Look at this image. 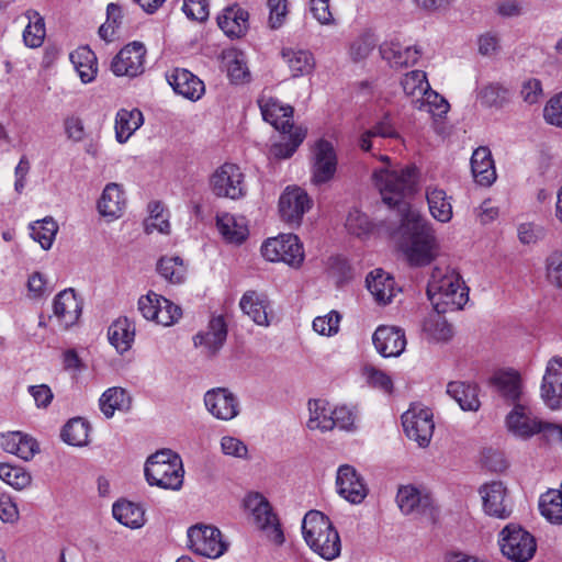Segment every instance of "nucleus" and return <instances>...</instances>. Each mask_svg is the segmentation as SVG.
I'll return each mask as SVG.
<instances>
[{
  "instance_id": "nucleus-8",
  "label": "nucleus",
  "mask_w": 562,
  "mask_h": 562,
  "mask_svg": "<svg viewBox=\"0 0 562 562\" xmlns=\"http://www.w3.org/2000/svg\"><path fill=\"white\" fill-rule=\"evenodd\" d=\"M507 426L514 435L521 438H528L535 434L542 432L549 441L562 443L561 425L544 423L530 417L525 413L522 406H516L507 416Z\"/></svg>"
},
{
  "instance_id": "nucleus-6",
  "label": "nucleus",
  "mask_w": 562,
  "mask_h": 562,
  "mask_svg": "<svg viewBox=\"0 0 562 562\" xmlns=\"http://www.w3.org/2000/svg\"><path fill=\"white\" fill-rule=\"evenodd\" d=\"M262 257L270 262H284L292 268H300L305 255L303 245L294 234H280L268 238L261 245Z\"/></svg>"
},
{
  "instance_id": "nucleus-35",
  "label": "nucleus",
  "mask_w": 562,
  "mask_h": 562,
  "mask_svg": "<svg viewBox=\"0 0 562 562\" xmlns=\"http://www.w3.org/2000/svg\"><path fill=\"white\" fill-rule=\"evenodd\" d=\"M281 56L286 63L293 78L310 75L315 67L314 57L308 50L283 48Z\"/></svg>"
},
{
  "instance_id": "nucleus-26",
  "label": "nucleus",
  "mask_w": 562,
  "mask_h": 562,
  "mask_svg": "<svg viewBox=\"0 0 562 562\" xmlns=\"http://www.w3.org/2000/svg\"><path fill=\"white\" fill-rule=\"evenodd\" d=\"M367 288L379 305H386L392 302L400 289L395 285L394 278L383 271L375 269L366 279Z\"/></svg>"
},
{
  "instance_id": "nucleus-38",
  "label": "nucleus",
  "mask_w": 562,
  "mask_h": 562,
  "mask_svg": "<svg viewBox=\"0 0 562 562\" xmlns=\"http://www.w3.org/2000/svg\"><path fill=\"white\" fill-rule=\"evenodd\" d=\"M144 122L143 114L138 109H121L115 119L116 140H127Z\"/></svg>"
},
{
  "instance_id": "nucleus-22",
  "label": "nucleus",
  "mask_w": 562,
  "mask_h": 562,
  "mask_svg": "<svg viewBox=\"0 0 562 562\" xmlns=\"http://www.w3.org/2000/svg\"><path fill=\"white\" fill-rule=\"evenodd\" d=\"M227 337V326L223 316L213 317L205 331H200L193 337L195 347L203 348V353L215 356L223 347Z\"/></svg>"
},
{
  "instance_id": "nucleus-11",
  "label": "nucleus",
  "mask_w": 562,
  "mask_h": 562,
  "mask_svg": "<svg viewBox=\"0 0 562 562\" xmlns=\"http://www.w3.org/2000/svg\"><path fill=\"white\" fill-rule=\"evenodd\" d=\"M244 173L235 164H224L211 178L212 191L216 196L237 200L246 195Z\"/></svg>"
},
{
  "instance_id": "nucleus-41",
  "label": "nucleus",
  "mask_w": 562,
  "mask_h": 562,
  "mask_svg": "<svg viewBox=\"0 0 562 562\" xmlns=\"http://www.w3.org/2000/svg\"><path fill=\"white\" fill-rule=\"evenodd\" d=\"M89 424L83 418L77 417L64 426L60 437L69 446L83 447L89 442Z\"/></svg>"
},
{
  "instance_id": "nucleus-61",
  "label": "nucleus",
  "mask_w": 562,
  "mask_h": 562,
  "mask_svg": "<svg viewBox=\"0 0 562 562\" xmlns=\"http://www.w3.org/2000/svg\"><path fill=\"white\" fill-rule=\"evenodd\" d=\"M331 278L337 284H342L352 278V269L349 262L344 258H333L328 268Z\"/></svg>"
},
{
  "instance_id": "nucleus-56",
  "label": "nucleus",
  "mask_w": 562,
  "mask_h": 562,
  "mask_svg": "<svg viewBox=\"0 0 562 562\" xmlns=\"http://www.w3.org/2000/svg\"><path fill=\"white\" fill-rule=\"evenodd\" d=\"M373 137L381 138H397L398 134L393 124L392 117L390 115H385L380 122H378L373 127L367 130L364 135L360 140H368Z\"/></svg>"
},
{
  "instance_id": "nucleus-20",
  "label": "nucleus",
  "mask_w": 562,
  "mask_h": 562,
  "mask_svg": "<svg viewBox=\"0 0 562 562\" xmlns=\"http://www.w3.org/2000/svg\"><path fill=\"white\" fill-rule=\"evenodd\" d=\"M376 351L384 358L401 356L406 347L404 329L396 326L380 325L372 336Z\"/></svg>"
},
{
  "instance_id": "nucleus-45",
  "label": "nucleus",
  "mask_w": 562,
  "mask_h": 562,
  "mask_svg": "<svg viewBox=\"0 0 562 562\" xmlns=\"http://www.w3.org/2000/svg\"><path fill=\"white\" fill-rule=\"evenodd\" d=\"M26 16L29 24L23 32V41L29 47H40L45 37L44 19L36 11H27Z\"/></svg>"
},
{
  "instance_id": "nucleus-16",
  "label": "nucleus",
  "mask_w": 562,
  "mask_h": 562,
  "mask_svg": "<svg viewBox=\"0 0 562 562\" xmlns=\"http://www.w3.org/2000/svg\"><path fill=\"white\" fill-rule=\"evenodd\" d=\"M204 405L216 419L232 420L239 414L237 396L225 387H215L204 394Z\"/></svg>"
},
{
  "instance_id": "nucleus-19",
  "label": "nucleus",
  "mask_w": 562,
  "mask_h": 562,
  "mask_svg": "<svg viewBox=\"0 0 562 562\" xmlns=\"http://www.w3.org/2000/svg\"><path fill=\"white\" fill-rule=\"evenodd\" d=\"M336 485L339 495L352 504L362 503L369 492L363 477L349 464L338 468Z\"/></svg>"
},
{
  "instance_id": "nucleus-40",
  "label": "nucleus",
  "mask_w": 562,
  "mask_h": 562,
  "mask_svg": "<svg viewBox=\"0 0 562 562\" xmlns=\"http://www.w3.org/2000/svg\"><path fill=\"white\" fill-rule=\"evenodd\" d=\"M310 418L307 427L312 430L328 431L335 427L330 418L331 407L322 400H312L308 402Z\"/></svg>"
},
{
  "instance_id": "nucleus-30",
  "label": "nucleus",
  "mask_w": 562,
  "mask_h": 562,
  "mask_svg": "<svg viewBox=\"0 0 562 562\" xmlns=\"http://www.w3.org/2000/svg\"><path fill=\"white\" fill-rule=\"evenodd\" d=\"M216 226L223 238L231 244H241L248 236L247 221L244 216L231 213L218 214Z\"/></svg>"
},
{
  "instance_id": "nucleus-12",
  "label": "nucleus",
  "mask_w": 562,
  "mask_h": 562,
  "mask_svg": "<svg viewBox=\"0 0 562 562\" xmlns=\"http://www.w3.org/2000/svg\"><path fill=\"white\" fill-rule=\"evenodd\" d=\"M402 424L406 436L422 448L430 443L435 423L432 413L427 407L413 406L402 415Z\"/></svg>"
},
{
  "instance_id": "nucleus-21",
  "label": "nucleus",
  "mask_w": 562,
  "mask_h": 562,
  "mask_svg": "<svg viewBox=\"0 0 562 562\" xmlns=\"http://www.w3.org/2000/svg\"><path fill=\"white\" fill-rule=\"evenodd\" d=\"M313 154V182L322 184L329 181L337 167V156L331 143H314Z\"/></svg>"
},
{
  "instance_id": "nucleus-27",
  "label": "nucleus",
  "mask_w": 562,
  "mask_h": 562,
  "mask_svg": "<svg viewBox=\"0 0 562 562\" xmlns=\"http://www.w3.org/2000/svg\"><path fill=\"white\" fill-rule=\"evenodd\" d=\"M249 13L247 10L233 5L226 8L217 18L220 29L231 38H240L249 27Z\"/></svg>"
},
{
  "instance_id": "nucleus-44",
  "label": "nucleus",
  "mask_w": 562,
  "mask_h": 562,
  "mask_svg": "<svg viewBox=\"0 0 562 562\" xmlns=\"http://www.w3.org/2000/svg\"><path fill=\"white\" fill-rule=\"evenodd\" d=\"M541 515L552 524H562V496L557 490H549L540 496Z\"/></svg>"
},
{
  "instance_id": "nucleus-48",
  "label": "nucleus",
  "mask_w": 562,
  "mask_h": 562,
  "mask_svg": "<svg viewBox=\"0 0 562 562\" xmlns=\"http://www.w3.org/2000/svg\"><path fill=\"white\" fill-rule=\"evenodd\" d=\"M0 479L18 491L26 488L32 482V476L25 469L8 463L0 464Z\"/></svg>"
},
{
  "instance_id": "nucleus-63",
  "label": "nucleus",
  "mask_w": 562,
  "mask_h": 562,
  "mask_svg": "<svg viewBox=\"0 0 562 562\" xmlns=\"http://www.w3.org/2000/svg\"><path fill=\"white\" fill-rule=\"evenodd\" d=\"M426 330L437 341H448L453 336L452 326L440 317L427 323Z\"/></svg>"
},
{
  "instance_id": "nucleus-60",
  "label": "nucleus",
  "mask_w": 562,
  "mask_h": 562,
  "mask_svg": "<svg viewBox=\"0 0 562 562\" xmlns=\"http://www.w3.org/2000/svg\"><path fill=\"white\" fill-rule=\"evenodd\" d=\"M182 11L189 19L203 22L209 18L207 0H184Z\"/></svg>"
},
{
  "instance_id": "nucleus-28",
  "label": "nucleus",
  "mask_w": 562,
  "mask_h": 562,
  "mask_svg": "<svg viewBox=\"0 0 562 562\" xmlns=\"http://www.w3.org/2000/svg\"><path fill=\"white\" fill-rule=\"evenodd\" d=\"M380 54L393 67H408L417 63L420 50L417 46H403L400 42L390 41L380 45Z\"/></svg>"
},
{
  "instance_id": "nucleus-51",
  "label": "nucleus",
  "mask_w": 562,
  "mask_h": 562,
  "mask_svg": "<svg viewBox=\"0 0 562 562\" xmlns=\"http://www.w3.org/2000/svg\"><path fill=\"white\" fill-rule=\"evenodd\" d=\"M416 108L418 109H427V111L431 112L434 115L441 116L446 114L449 110V103L436 91L427 89V92H424L422 98H417Z\"/></svg>"
},
{
  "instance_id": "nucleus-15",
  "label": "nucleus",
  "mask_w": 562,
  "mask_h": 562,
  "mask_svg": "<svg viewBox=\"0 0 562 562\" xmlns=\"http://www.w3.org/2000/svg\"><path fill=\"white\" fill-rule=\"evenodd\" d=\"M312 206L307 193L299 187H286L279 199V212L283 221L299 225Z\"/></svg>"
},
{
  "instance_id": "nucleus-52",
  "label": "nucleus",
  "mask_w": 562,
  "mask_h": 562,
  "mask_svg": "<svg viewBox=\"0 0 562 562\" xmlns=\"http://www.w3.org/2000/svg\"><path fill=\"white\" fill-rule=\"evenodd\" d=\"M182 316V310L179 305H176L170 300L162 296L161 304L158 305L157 308V318H154L158 325H162L165 327L172 326L176 324Z\"/></svg>"
},
{
  "instance_id": "nucleus-5",
  "label": "nucleus",
  "mask_w": 562,
  "mask_h": 562,
  "mask_svg": "<svg viewBox=\"0 0 562 562\" xmlns=\"http://www.w3.org/2000/svg\"><path fill=\"white\" fill-rule=\"evenodd\" d=\"M498 543L504 557L514 562H527L537 551L535 537L519 525L509 524L499 532Z\"/></svg>"
},
{
  "instance_id": "nucleus-17",
  "label": "nucleus",
  "mask_w": 562,
  "mask_h": 562,
  "mask_svg": "<svg viewBox=\"0 0 562 562\" xmlns=\"http://www.w3.org/2000/svg\"><path fill=\"white\" fill-rule=\"evenodd\" d=\"M482 497L483 509L488 516L506 519L512 514V506L507 496V488L501 481H492L479 490Z\"/></svg>"
},
{
  "instance_id": "nucleus-24",
  "label": "nucleus",
  "mask_w": 562,
  "mask_h": 562,
  "mask_svg": "<svg viewBox=\"0 0 562 562\" xmlns=\"http://www.w3.org/2000/svg\"><path fill=\"white\" fill-rule=\"evenodd\" d=\"M126 206V198L121 184L111 182L105 186L98 201L99 214L108 221L120 218Z\"/></svg>"
},
{
  "instance_id": "nucleus-10",
  "label": "nucleus",
  "mask_w": 562,
  "mask_h": 562,
  "mask_svg": "<svg viewBox=\"0 0 562 562\" xmlns=\"http://www.w3.org/2000/svg\"><path fill=\"white\" fill-rule=\"evenodd\" d=\"M260 110L265 121L274 126L276 130L289 135V140H304L307 130L295 126L292 122L293 108L283 105L277 99L259 101Z\"/></svg>"
},
{
  "instance_id": "nucleus-32",
  "label": "nucleus",
  "mask_w": 562,
  "mask_h": 562,
  "mask_svg": "<svg viewBox=\"0 0 562 562\" xmlns=\"http://www.w3.org/2000/svg\"><path fill=\"white\" fill-rule=\"evenodd\" d=\"M471 169L477 183L491 186L496 179L491 149L486 146L476 148L471 157Z\"/></svg>"
},
{
  "instance_id": "nucleus-43",
  "label": "nucleus",
  "mask_w": 562,
  "mask_h": 562,
  "mask_svg": "<svg viewBox=\"0 0 562 562\" xmlns=\"http://www.w3.org/2000/svg\"><path fill=\"white\" fill-rule=\"evenodd\" d=\"M158 273L172 284H180L187 276V268L183 260L176 257H162L157 263Z\"/></svg>"
},
{
  "instance_id": "nucleus-39",
  "label": "nucleus",
  "mask_w": 562,
  "mask_h": 562,
  "mask_svg": "<svg viewBox=\"0 0 562 562\" xmlns=\"http://www.w3.org/2000/svg\"><path fill=\"white\" fill-rule=\"evenodd\" d=\"M113 517L122 525L137 529L145 524L144 510L140 506L127 502H116L113 505Z\"/></svg>"
},
{
  "instance_id": "nucleus-58",
  "label": "nucleus",
  "mask_w": 562,
  "mask_h": 562,
  "mask_svg": "<svg viewBox=\"0 0 562 562\" xmlns=\"http://www.w3.org/2000/svg\"><path fill=\"white\" fill-rule=\"evenodd\" d=\"M288 4V0H268L269 25L271 29L277 30L284 24L289 13Z\"/></svg>"
},
{
  "instance_id": "nucleus-25",
  "label": "nucleus",
  "mask_w": 562,
  "mask_h": 562,
  "mask_svg": "<svg viewBox=\"0 0 562 562\" xmlns=\"http://www.w3.org/2000/svg\"><path fill=\"white\" fill-rule=\"evenodd\" d=\"M167 80L177 94L192 101L199 100L205 91L203 81L184 68H176Z\"/></svg>"
},
{
  "instance_id": "nucleus-33",
  "label": "nucleus",
  "mask_w": 562,
  "mask_h": 562,
  "mask_svg": "<svg viewBox=\"0 0 562 562\" xmlns=\"http://www.w3.org/2000/svg\"><path fill=\"white\" fill-rule=\"evenodd\" d=\"M2 448L16 454L19 458L29 461L38 452L37 441L25 434L13 431L2 437Z\"/></svg>"
},
{
  "instance_id": "nucleus-36",
  "label": "nucleus",
  "mask_w": 562,
  "mask_h": 562,
  "mask_svg": "<svg viewBox=\"0 0 562 562\" xmlns=\"http://www.w3.org/2000/svg\"><path fill=\"white\" fill-rule=\"evenodd\" d=\"M131 396L122 387H110L100 397L99 405L106 418H111L115 411L125 412L131 407Z\"/></svg>"
},
{
  "instance_id": "nucleus-13",
  "label": "nucleus",
  "mask_w": 562,
  "mask_h": 562,
  "mask_svg": "<svg viewBox=\"0 0 562 562\" xmlns=\"http://www.w3.org/2000/svg\"><path fill=\"white\" fill-rule=\"evenodd\" d=\"M145 56L143 43H130L113 57L110 68L115 76L136 77L144 72Z\"/></svg>"
},
{
  "instance_id": "nucleus-59",
  "label": "nucleus",
  "mask_w": 562,
  "mask_h": 562,
  "mask_svg": "<svg viewBox=\"0 0 562 562\" xmlns=\"http://www.w3.org/2000/svg\"><path fill=\"white\" fill-rule=\"evenodd\" d=\"M547 123L562 128V92L552 97L543 109Z\"/></svg>"
},
{
  "instance_id": "nucleus-1",
  "label": "nucleus",
  "mask_w": 562,
  "mask_h": 562,
  "mask_svg": "<svg viewBox=\"0 0 562 562\" xmlns=\"http://www.w3.org/2000/svg\"><path fill=\"white\" fill-rule=\"evenodd\" d=\"M373 181L383 202L393 209L401 222L400 234L406 239L404 254L408 262L416 267L429 265L439 251L435 231L422 213L406 201V196L415 192L416 168H381L374 171Z\"/></svg>"
},
{
  "instance_id": "nucleus-57",
  "label": "nucleus",
  "mask_w": 562,
  "mask_h": 562,
  "mask_svg": "<svg viewBox=\"0 0 562 562\" xmlns=\"http://www.w3.org/2000/svg\"><path fill=\"white\" fill-rule=\"evenodd\" d=\"M161 299L162 295L154 291H149L138 299L137 307L145 319L153 322L154 318H157V308L161 304Z\"/></svg>"
},
{
  "instance_id": "nucleus-62",
  "label": "nucleus",
  "mask_w": 562,
  "mask_h": 562,
  "mask_svg": "<svg viewBox=\"0 0 562 562\" xmlns=\"http://www.w3.org/2000/svg\"><path fill=\"white\" fill-rule=\"evenodd\" d=\"M221 449L226 456L239 459H247L248 457L247 446L238 438L232 436H224L221 439Z\"/></svg>"
},
{
  "instance_id": "nucleus-2",
  "label": "nucleus",
  "mask_w": 562,
  "mask_h": 562,
  "mask_svg": "<svg viewBox=\"0 0 562 562\" xmlns=\"http://www.w3.org/2000/svg\"><path fill=\"white\" fill-rule=\"evenodd\" d=\"M468 291L454 268L436 266L432 269L427 285V296L438 314L461 310L469 300Z\"/></svg>"
},
{
  "instance_id": "nucleus-14",
  "label": "nucleus",
  "mask_w": 562,
  "mask_h": 562,
  "mask_svg": "<svg viewBox=\"0 0 562 562\" xmlns=\"http://www.w3.org/2000/svg\"><path fill=\"white\" fill-rule=\"evenodd\" d=\"M396 502L401 512L405 515H415L428 519H432L435 516L431 496L413 485L400 487Z\"/></svg>"
},
{
  "instance_id": "nucleus-42",
  "label": "nucleus",
  "mask_w": 562,
  "mask_h": 562,
  "mask_svg": "<svg viewBox=\"0 0 562 562\" xmlns=\"http://www.w3.org/2000/svg\"><path fill=\"white\" fill-rule=\"evenodd\" d=\"M30 229L32 238L37 241L43 249L47 250L55 240L58 224L53 217L47 216L31 224Z\"/></svg>"
},
{
  "instance_id": "nucleus-50",
  "label": "nucleus",
  "mask_w": 562,
  "mask_h": 562,
  "mask_svg": "<svg viewBox=\"0 0 562 562\" xmlns=\"http://www.w3.org/2000/svg\"><path fill=\"white\" fill-rule=\"evenodd\" d=\"M508 89L498 85L490 83L479 91V100L485 106L502 108L508 101Z\"/></svg>"
},
{
  "instance_id": "nucleus-47",
  "label": "nucleus",
  "mask_w": 562,
  "mask_h": 562,
  "mask_svg": "<svg viewBox=\"0 0 562 562\" xmlns=\"http://www.w3.org/2000/svg\"><path fill=\"white\" fill-rule=\"evenodd\" d=\"M494 385L501 394L509 400H517L520 395V376L515 371L499 372L493 378Z\"/></svg>"
},
{
  "instance_id": "nucleus-46",
  "label": "nucleus",
  "mask_w": 562,
  "mask_h": 562,
  "mask_svg": "<svg viewBox=\"0 0 562 562\" xmlns=\"http://www.w3.org/2000/svg\"><path fill=\"white\" fill-rule=\"evenodd\" d=\"M71 58L81 81L83 83L93 81L98 71V63L94 53L85 47L77 53L79 60H75V55H71Z\"/></svg>"
},
{
  "instance_id": "nucleus-64",
  "label": "nucleus",
  "mask_w": 562,
  "mask_h": 562,
  "mask_svg": "<svg viewBox=\"0 0 562 562\" xmlns=\"http://www.w3.org/2000/svg\"><path fill=\"white\" fill-rule=\"evenodd\" d=\"M19 517L18 505L12 498L5 494L0 495V520L13 525L19 520Z\"/></svg>"
},
{
  "instance_id": "nucleus-23",
  "label": "nucleus",
  "mask_w": 562,
  "mask_h": 562,
  "mask_svg": "<svg viewBox=\"0 0 562 562\" xmlns=\"http://www.w3.org/2000/svg\"><path fill=\"white\" fill-rule=\"evenodd\" d=\"M54 316L59 324L68 328L77 323L82 312V303L77 297L74 289L59 292L53 302Z\"/></svg>"
},
{
  "instance_id": "nucleus-18",
  "label": "nucleus",
  "mask_w": 562,
  "mask_h": 562,
  "mask_svg": "<svg viewBox=\"0 0 562 562\" xmlns=\"http://www.w3.org/2000/svg\"><path fill=\"white\" fill-rule=\"evenodd\" d=\"M541 398L550 409L562 407V357L548 361L541 383Z\"/></svg>"
},
{
  "instance_id": "nucleus-9",
  "label": "nucleus",
  "mask_w": 562,
  "mask_h": 562,
  "mask_svg": "<svg viewBox=\"0 0 562 562\" xmlns=\"http://www.w3.org/2000/svg\"><path fill=\"white\" fill-rule=\"evenodd\" d=\"M245 507L252 514L257 527L266 533L269 541L282 546L285 541L278 517L273 514L267 498L259 493H251L245 498Z\"/></svg>"
},
{
  "instance_id": "nucleus-53",
  "label": "nucleus",
  "mask_w": 562,
  "mask_h": 562,
  "mask_svg": "<svg viewBox=\"0 0 562 562\" xmlns=\"http://www.w3.org/2000/svg\"><path fill=\"white\" fill-rule=\"evenodd\" d=\"M376 38L373 33L364 32L350 46V57L353 61L366 59L376 45Z\"/></svg>"
},
{
  "instance_id": "nucleus-54",
  "label": "nucleus",
  "mask_w": 562,
  "mask_h": 562,
  "mask_svg": "<svg viewBox=\"0 0 562 562\" xmlns=\"http://www.w3.org/2000/svg\"><path fill=\"white\" fill-rule=\"evenodd\" d=\"M341 315L337 311H330L324 316H317L313 321V329L322 336H334L339 331Z\"/></svg>"
},
{
  "instance_id": "nucleus-4",
  "label": "nucleus",
  "mask_w": 562,
  "mask_h": 562,
  "mask_svg": "<svg viewBox=\"0 0 562 562\" xmlns=\"http://www.w3.org/2000/svg\"><path fill=\"white\" fill-rule=\"evenodd\" d=\"M146 481L151 486L179 491L183 485L184 469L181 457L171 449H160L145 463Z\"/></svg>"
},
{
  "instance_id": "nucleus-3",
  "label": "nucleus",
  "mask_w": 562,
  "mask_h": 562,
  "mask_svg": "<svg viewBox=\"0 0 562 562\" xmlns=\"http://www.w3.org/2000/svg\"><path fill=\"white\" fill-rule=\"evenodd\" d=\"M302 533L307 546L321 558L331 561L340 555L341 541L329 518L318 510H310L302 521Z\"/></svg>"
},
{
  "instance_id": "nucleus-29",
  "label": "nucleus",
  "mask_w": 562,
  "mask_h": 562,
  "mask_svg": "<svg viewBox=\"0 0 562 562\" xmlns=\"http://www.w3.org/2000/svg\"><path fill=\"white\" fill-rule=\"evenodd\" d=\"M136 327L134 321L126 316L115 319L108 329L110 344L117 352L124 353L132 348Z\"/></svg>"
},
{
  "instance_id": "nucleus-37",
  "label": "nucleus",
  "mask_w": 562,
  "mask_h": 562,
  "mask_svg": "<svg viewBox=\"0 0 562 562\" xmlns=\"http://www.w3.org/2000/svg\"><path fill=\"white\" fill-rule=\"evenodd\" d=\"M239 305L243 312L247 314L257 325H269V318L267 313L268 304L266 300L257 292H246L243 295Z\"/></svg>"
},
{
  "instance_id": "nucleus-34",
  "label": "nucleus",
  "mask_w": 562,
  "mask_h": 562,
  "mask_svg": "<svg viewBox=\"0 0 562 562\" xmlns=\"http://www.w3.org/2000/svg\"><path fill=\"white\" fill-rule=\"evenodd\" d=\"M447 393L459 404L461 409L476 412L480 406L479 390L475 384L453 381L447 386Z\"/></svg>"
},
{
  "instance_id": "nucleus-49",
  "label": "nucleus",
  "mask_w": 562,
  "mask_h": 562,
  "mask_svg": "<svg viewBox=\"0 0 562 562\" xmlns=\"http://www.w3.org/2000/svg\"><path fill=\"white\" fill-rule=\"evenodd\" d=\"M401 85L405 94L411 97L422 98L424 92L429 89V82L426 77V72L423 70H412L404 75L401 80Z\"/></svg>"
},
{
  "instance_id": "nucleus-7",
  "label": "nucleus",
  "mask_w": 562,
  "mask_h": 562,
  "mask_svg": "<svg viewBox=\"0 0 562 562\" xmlns=\"http://www.w3.org/2000/svg\"><path fill=\"white\" fill-rule=\"evenodd\" d=\"M188 547L198 555L217 559L228 549L221 530L211 525L198 524L188 529Z\"/></svg>"
},
{
  "instance_id": "nucleus-55",
  "label": "nucleus",
  "mask_w": 562,
  "mask_h": 562,
  "mask_svg": "<svg viewBox=\"0 0 562 562\" xmlns=\"http://www.w3.org/2000/svg\"><path fill=\"white\" fill-rule=\"evenodd\" d=\"M346 228L350 234L361 237L370 233L372 229V224L364 213L358 210H353L350 211L347 216Z\"/></svg>"
},
{
  "instance_id": "nucleus-31",
  "label": "nucleus",
  "mask_w": 562,
  "mask_h": 562,
  "mask_svg": "<svg viewBox=\"0 0 562 562\" xmlns=\"http://www.w3.org/2000/svg\"><path fill=\"white\" fill-rule=\"evenodd\" d=\"M426 199L431 216L440 223H449L453 216L452 196L438 186L426 188Z\"/></svg>"
}]
</instances>
